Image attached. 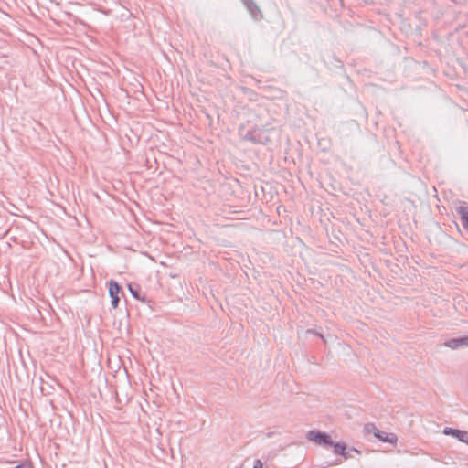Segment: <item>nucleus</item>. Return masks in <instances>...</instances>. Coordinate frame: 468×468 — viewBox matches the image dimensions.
<instances>
[{
    "label": "nucleus",
    "instance_id": "nucleus-5",
    "mask_svg": "<svg viewBox=\"0 0 468 468\" xmlns=\"http://www.w3.org/2000/svg\"><path fill=\"white\" fill-rule=\"evenodd\" d=\"M374 436L378 438L379 441L389 442L392 444H395L398 440L395 434L380 432L378 430H376V431L374 432Z\"/></svg>",
    "mask_w": 468,
    "mask_h": 468
},
{
    "label": "nucleus",
    "instance_id": "nucleus-9",
    "mask_svg": "<svg viewBox=\"0 0 468 468\" xmlns=\"http://www.w3.org/2000/svg\"><path fill=\"white\" fill-rule=\"evenodd\" d=\"M262 467H263L262 463L260 460H256L254 463L253 468H262Z\"/></svg>",
    "mask_w": 468,
    "mask_h": 468
},
{
    "label": "nucleus",
    "instance_id": "nucleus-6",
    "mask_svg": "<svg viewBox=\"0 0 468 468\" xmlns=\"http://www.w3.org/2000/svg\"><path fill=\"white\" fill-rule=\"evenodd\" d=\"M459 214L461 215V220L463 228L468 231V207H460Z\"/></svg>",
    "mask_w": 468,
    "mask_h": 468
},
{
    "label": "nucleus",
    "instance_id": "nucleus-7",
    "mask_svg": "<svg viewBox=\"0 0 468 468\" xmlns=\"http://www.w3.org/2000/svg\"><path fill=\"white\" fill-rule=\"evenodd\" d=\"M332 446L334 447V451H335V452L336 454H341L345 458H346V444L338 442V443H333Z\"/></svg>",
    "mask_w": 468,
    "mask_h": 468
},
{
    "label": "nucleus",
    "instance_id": "nucleus-1",
    "mask_svg": "<svg viewBox=\"0 0 468 468\" xmlns=\"http://www.w3.org/2000/svg\"><path fill=\"white\" fill-rule=\"evenodd\" d=\"M307 439L318 445L331 446L333 441L330 436L324 432L311 431L307 433Z\"/></svg>",
    "mask_w": 468,
    "mask_h": 468
},
{
    "label": "nucleus",
    "instance_id": "nucleus-8",
    "mask_svg": "<svg viewBox=\"0 0 468 468\" xmlns=\"http://www.w3.org/2000/svg\"><path fill=\"white\" fill-rule=\"evenodd\" d=\"M376 430H378V429L374 426V424H367V425L365 426V431H366L367 433H371V432H372V433L374 434V432L376 431Z\"/></svg>",
    "mask_w": 468,
    "mask_h": 468
},
{
    "label": "nucleus",
    "instance_id": "nucleus-4",
    "mask_svg": "<svg viewBox=\"0 0 468 468\" xmlns=\"http://www.w3.org/2000/svg\"><path fill=\"white\" fill-rule=\"evenodd\" d=\"M443 433L451 435L458 439L462 442L468 443V432L461 430H454L451 428H445Z\"/></svg>",
    "mask_w": 468,
    "mask_h": 468
},
{
    "label": "nucleus",
    "instance_id": "nucleus-3",
    "mask_svg": "<svg viewBox=\"0 0 468 468\" xmlns=\"http://www.w3.org/2000/svg\"><path fill=\"white\" fill-rule=\"evenodd\" d=\"M444 346L451 349H458L461 347H467L468 346V336L450 339L444 343Z\"/></svg>",
    "mask_w": 468,
    "mask_h": 468
},
{
    "label": "nucleus",
    "instance_id": "nucleus-2",
    "mask_svg": "<svg viewBox=\"0 0 468 468\" xmlns=\"http://www.w3.org/2000/svg\"><path fill=\"white\" fill-rule=\"evenodd\" d=\"M120 286L119 284L114 282L111 281L109 283V294L112 298V305L115 309L118 306L119 303V292H120Z\"/></svg>",
    "mask_w": 468,
    "mask_h": 468
}]
</instances>
